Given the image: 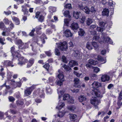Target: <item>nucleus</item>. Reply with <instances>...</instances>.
Instances as JSON below:
<instances>
[{
	"label": "nucleus",
	"instance_id": "27",
	"mask_svg": "<svg viewBox=\"0 0 122 122\" xmlns=\"http://www.w3.org/2000/svg\"><path fill=\"white\" fill-rule=\"evenodd\" d=\"M93 88H95L99 87L100 86V84L97 81L94 82L92 84Z\"/></svg>",
	"mask_w": 122,
	"mask_h": 122
},
{
	"label": "nucleus",
	"instance_id": "52",
	"mask_svg": "<svg viewBox=\"0 0 122 122\" xmlns=\"http://www.w3.org/2000/svg\"><path fill=\"white\" fill-rule=\"evenodd\" d=\"M4 115H5V114L3 112H0V119H5V117Z\"/></svg>",
	"mask_w": 122,
	"mask_h": 122
},
{
	"label": "nucleus",
	"instance_id": "19",
	"mask_svg": "<svg viewBox=\"0 0 122 122\" xmlns=\"http://www.w3.org/2000/svg\"><path fill=\"white\" fill-rule=\"evenodd\" d=\"M72 56L75 57L77 59H79L80 58V55L79 52L78 50H76L74 51V52L72 54Z\"/></svg>",
	"mask_w": 122,
	"mask_h": 122
},
{
	"label": "nucleus",
	"instance_id": "34",
	"mask_svg": "<svg viewBox=\"0 0 122 122\" xmlns=\"http://www.w3.org/2000/svg\"><path fill=\"white\" fill-rule=\"evenodd\" d=\"M122 99V91H121L118 97V100L117 101V104L118 105H119L120 103L121 102V101Z\"/></svg>",
	"mask_w": 122,
	"mask_h": 122
},
{
	"label": "nucleus",
	"instance_id": "53",
	"mask_svg": "<svg viewBox=\"0 0 122 122\" xmlns=\"http://www.w3.org/2000/svg\"><path fill=\"white\" fill-rule=\"evenodd\" d=\"M93 68L94 70V72L97 73L100 71L99 68L97 67H93Z\"/></svg>",
	"mask_w": 122,
	"mask_h": 122
},
{
	"label": "nucleus",
	"instance_id": "32",
	"mask_svg": "<svg viewBox=\"0 0 122 122\" xmlns=\"http://www.w3.org/2000/svg\"><path fill=\"white\" fill-rule=\"evenodd\" d=\"M88 63L90 64L93 65H96L97 64L98 62L97 61L93 60L92 59H90L88 60Z\"/></svg>",
	"mask_w": 122,
	"mask_h": 122
},
{
	"label": "nucleus",
	"instance_id": "28",
	"mask_svg": "<svg viewBox=\"0 0 122 122\" xmlns=\"http://www.w3.org/2000/svg\"><path fill=\"white\" fill-rule=\"evenodd\" d=\"M43 67L46 69L47 71L48 72H50L52 71V69L51 67H49L50 66L49 64L47 63L43 66Z\"/></svg>",
	"mask_w": 122,
	"mask_h": 122
},
{
	"label": "nucleus",
	"instance_id": "47",
	"mask_svg": "<svg viewBox=\"0 0 122 122\" xmlns=\"http://www.w3.org/2000/svg\"><path fill=\"white\" fill-rule=\"evenodd\" d=\"M93 20L91 19L88 18L86 20V24L88 25H89L93 22Z\"/></svg>",
	"mask_w": 122,
	"mask_h": 122
},
{
	"label": "nucleus",
	"instance_id": "45",
	"mask_svg": "<svg viewBox=\"0 0 122 122\" xmlns=\"http://www.w3.org/2000/svg\"><path fill=\"white\" fill-rule=\"evenodd\" d=\"M23 42H22V41L21 40L18 39L17 40L15 43L16 44H17L20 46V45H21Z\"/></svg>",
	"mask_w": 122,
	"mask_h": 122
},
{
	"label": "nucleus",
	"instance_id": "63",
	"mask_svg": "<svg viewBox=\"0 0 122 122\" xmlns=\"http://www.w3.org/2000/svg\"><path fill=\"white\" fill-rule=\"evenodd\" d=\"M64 92L63 91H60V92H58V93L59 94L58 98L60 99L61 97V95L64 93Z\"/></svg>",
	"mask_w": 122,
	"mask_h": 122
},
{
	"label": "nucleus",
	"instance_id": "59",
	"mask_svg": "<svg viewBox=\"0 0 122 122\" xmlns=\"http://www.w3.org/2000/svg\"><path fill=\"white\" fill-rule=\"evenodd\" d=\"M65 7L66 9H71V5L70 4H66L65 5Z\"/></svg>",
	"mask_w": 122,
	"mask_h": 122
},
{
	"label": "nucleus",
	"instance_id": "26",
	"mask_svg": "<svg viewBox=\"0 0 122 122\" xmlns=\"http://www.w3.org/2000/svg\"><path fill=\"white\" fill-rule=\"evenodd\" d=\"M69 65L71 67H73L74 66L77 65L78 63L77 62L75 61L71 60L69 62Z\"/></svg>",
	"mask_w": 122,
	"mask_h": 122
},
{
	"label": "nucleus",
	"instance_id": "46",
	"mask_svg": "<svg viewBox=\"0 0 122 122\" xmlns=\"http://www.w3.org/2000/svg\"><path fill=\"white\" fill-rule=\"evenodd\" d=\"M83 11L86 14H89L90 11L89 9L86 6L84 7L83 9Z\"/></svg>",
	"mask_w": 122,
	"mask_h": 122
},
{
	"label": "nucleus",
	"instance_id": "23",
	"mask_svg": "<svg viewBox=\"0 0 122 122\" xmlns=\"http://www.w3.org/2000/svg\"><path fill=\"white\" fill-rule=\"evenodd\" d=\"M109 10L107 8L104 9L102 12V15L103 16H106L107 17L109 15Z\"/></svg>",
	"mask_w": 122,
	"mask_h": 122
},
{
	"label": "nucleus",
	"instance_id": "24",
	"mask_svg": "<svg viewBox=\"0 0 122 122\" xmlns=\"http://www.w3.org/2000/svg\"><path fill=\"white\" fill-rule=\"evenodd\" d=\"M9 26L7 28H6V30H7L9 31H10L14 28V26L13 23L12 21L9 23Z\"/></svg>",
	"mask_w": 122,
	"mask_h": 122
},
{
	"label": "nucleus",
	"instance_id": "4",
	"mask_svg": "<svg viewBox=\"0 0 122 122\" xmlns=\"http://www.w3.org/2000/svg\"><path fill=\"white\" fill-rule=\"evenodd\" d=\"M36 85H33L30 87L27 88L25 90L24 94L25 96H28L30 95L32 90L35 88Z\"/></svg>",
	"mask_w": 122,
	"mask_h": 122
},
{
	"label": "nucleus",
	"instance_id": "56",
	"mask_svg": "<svg viewBox=\"0 0 122 122\" xmlns=\"http://www.w3.org/2000/svg\"><path fill=\"white\" fill-rule=\"evenodd\" d=\"M92 44L93 46L96 49L98 47V45L97 44V43L96 42H94L93 41L92 43Z\"/></svg>",
	"mask_w": 122,
	"mask_h": 122
},
{
	"label": "nucleus",
	"instance_id": "25",
	"mask_svg": "<svg viewBox=\"0 0 122 122\" xmlns=\"http://www.w3.org/2000/svg\"><path fill=\"white\" fill-rule=\"evenodd\" d=\"M65 35L67 37L71 36L72 35V33L70 30H66L64 32Z\"/></svg>",
	"mask_w": 122,
	"mask_h": 122
},
{
	"label": "nucleus",
	"instance_id": "6",
	"mask_svg": "<svg viewBox=\"0 0 122 122\" xmlns=\"http://www.w3.org/2000/svg\"><path fill=\"white\" fill-rule=\"evenodd\" d=\"M103 36V38L105 42L108 44H112V40L108 37L106 36V34L105 33H102V34Z\"/></svg>",
	"mask_w": 122,
	"mask_h": 122
},
{
	"label": "nucleus",
	"instance_id": "42",
	"mask_svg": "<svg viewBox=\"0 0 122 122\" xmlns=\"http://www.w3.org/2000/svg\"><path fill=\"white\" fill-rule=\"evenodd\" d=\"M64 15L65 16L69 18H70L71 17L69 15V11L66 10L63 13Z\"/></svg>",
	"mask_w": 122,
	"mask_h": 122
},
{
	"label": "nucleus",
	"instance_id": "8",
	"mask_svg": "<svg viewBox=\"0 0 122 122\" xmlns=\"http://www.w3.org/2000/svg\"><path fill=\"white\" fill-rule=\"evenodd\" d=\"M57 46L61 50H64L67 47L66 42V41L60 42L59 43V45Z\"/></svg>",
	"mask_w": 122,
	"mask_h": 122
},
{
	"label": "nucleus",
	"instance_id": "15",
	"mask_svg": "<svg viewBox=\"0 0 122 122\" xmlns=\"http://www.w3.org/2000/svg\"><path fill=\"white\" fill-rule=\"evenodd\" d=\"M91 33L92 35L95 36L93 38V41H98L100 37L98 35H97L96 31H91Z\"/></svg>",
	"mask_w": 122,
	"mask_h": 122
},
{
	"label": "nucleus",
	"instance_id": "30",
	"mask_svg": "<svg viewBox=\"0 0 122 122\" xmlns=\"http://www.w3.org/2000/svg\"><path fill=\"white\" fill-rule=\"evenodd\" d=\"M49 11L50 13H53L55 12L56 11V8L55 7L50 6L49 7Z\"/></svg>",
	"mask_w": 122,
	"mask_h": 122
},
{
	"label": "nucleus",
	"instance_id": "55",
	"mask_svg": "<svg viewBox=\"0 0 122 122\" xmlns=\"http://www.w3.org/2000/svg\"><path fill=\"white\" fill-rule=\"evenodd\" d=\"M38 20L39 21L42 22L44 20V17L43 15H41L39 17Z\"/></svg>",
	"mask_w": 122,
	"mask_h": 122
},
{
	"label": "nucleus",
	"instance_id": "44",
	"mask_svg": "<svg viewBox=\"0 0 122 122\" xmlns=\"http://www.w3.org/2000/svg\"><path fill=\"white\" fill-rule=\"evenodd\" d=\"M86 48L89 50H91L92 49L91 43L89 42H88L86 43Z\"/></svg>",
	"mask_w": 122,
	"mask_h": 122
},
{
	"label": "nucleus",
	"instance_id": "57",
	"mask_svg": "<svg viewBox=\"0 0 122 122\" xmlns=\"http://www.w3.org/2000/svg\"><path fill=\"white\" fill-rule=\"evenodd\" d=\"M65 71H68L71 70V68L68 66L65 65L63 66Z\"/></svg>",
	"mask_w": 122,
	"mask_h": 122
},
{
	"label": "nucleus",
	"instance_id": "22",
	"mask_svg": "<svg viewBox=\"0 0 122 122\" xmlns=\"http://www.w3.org/2000/svg\"><path fill=\"white\" fill-rule=\"evenodd\" d=\"M21 7L22 8V11L24 12V14L26 15L29 16L30 14H29L28 9L24 5L22 6Z\"/></svg>",
	"mask_w": 122,
	"mask_h": 122
},
{
	"label": "nucleus",
	"instance_id": "35",
	"mask_svg": "<svg viewBox=\"0 0 122 122\" xmlns=\"http://www.w3.org/2000/svg\"><path fill=\"white\" fill-rule=\"evenodd\" d=\"M70 118L71 120L74 121L77 118V116L76 115L71 114L70 115Z\"/></svg>",
	"mask_w": 122,
	"mask_h": 122
},
{
	"label": "nucleus",
	"instance_id": "64",
	"mask_svg": "<svg viewBox=\"0 0 122 122\" xmlns=\"http://www.w3.org/2000/svg\"><path fill=\"white\" fill-rule=\"evenodd\" d=\"M55 53L56 55L59 56L60 55V52L59 50L57 49L56 48L55 49Z\"/></svg>",
	"mask_w": 122,
	"mask_h": 122
},
{
	"label": "nucleus",
	"instance_id": "17",
	"mask_svg": "<svg viewBox=\"0 0 122 122\" xmlns=\"http://www.w3.org/2000/svg\"><path fill=\"white\" fill-rule=\"evenodd\" d=\"M12 81H5V83L2 85L0 86V90H1L4 87H5L7 89L10 88V86L9 85V82L11 83Z\"/></svg>",
	"mask_w": 122,
	"mask_h": 122
},
{
	"label": "nucleus",
	"instance_id": "29",
	"mask_svg": "<svg viewBox=\"0 0 122 122\" xmlns=\"http://www.w3.org/2000/svg\"><path fill=\"white\" fill-rule=\"evenodd\" d=\"M97 59L102 62V63H104L106 62V58H103L100 56H98L97 57Z\"/></svg>",
	"mask_w": 122,
	"mask_h": 122
},
{
	"label": "nucleus",
	"instance_id": "33",
	"mask_svg": "<svg viewBox=\"0 0 122 122\" xmlns=\"http://www.w3.org/2000/svg\"><path fill=\"white\" fill-rule=\"evenodd\" d=\"M78 99L80 102H82L86 101V98L85 96L81 95L79 97Z\"/></svg>",
	"mask_w": 122,
	"mask_h": 122
},
{
	"label": "nucleus",
	"instance_id": "7",
	"mask_svg": "<svg viewBox=\"0 0 122 122\" xmlns=\"http://www.w3.org/2000/svg\"><path fill=\"white\" fill-rule=\"evenodd\" d=\"M15 46H13L11 48V52L13 58H15V57H19L20 56V54L19 53V52H18V51H15Z\"/></svg>",
	"mask_w": 122,
	"mask_h": 122
},
{
	"label": "nucleus",
	"instance_id": "12",
	"mask_svg": "<svg viewBox=\"0 0 122 122\" xmlns=\"http://www.w3.org/2000/svg\"><path fill=\"white\" fill-rule=\"evenodd\" d=\"M102 76L101 77V80L102 81L105 82L109 81L110 80V77L109 75L107 74L101 75Z\"/></svg>",
	"mask_w": 122,
	"mask_h": 122
},
{
	"label": "nucleus",
	"instance_id": "2",
	"mask_svg": "<svg viewBox=\"0 0 122 122\" xmlns=\"http://www.w3.org/2000/svg\"><path fill=\"white\" fill-rule=\"evenodd\" d=\"M13 74L12 72L8 71L7 75V80L5 81L9 82L10 81H11L12 82L11 83L9 82V85H11H11H14L15 83V81L13 79L11 80Z\"/></svg>",
	"mask_w": 122,
	"mask_h": 122
},
{
	"label": "nucleus",
	"instance_id": "50",
	"mask_svg": "<svg viewBox=\"0 0 122 122\" xmlns=\"http://www.w3.org/2000/svg\"><path fill=\"white\" fill-rule=\"evenodd\" d=\"M38 95L41 97L44 98V93L43 91L42 90L40 91L39 93H38Z\"/></svg>",
	"mask_w": 122,
	"mask_h": 122
},
{
	"label": "nucleus",
	"instance_id": "61",
	"mask_svg": "<svg viewBox=\"0 0 122 122\" xmlns=\"http://www.w3.org/2000/svg\"><path fill=\"white\" fill-rule=\"evenodd\" d=\"M105 24L106 23L103 22H100L99 23L100 26L102 28H103Z\"/></svg>",
	"mask_w": 122,
	"mask_h": 122
},
{
	"label": "nucleus",
	"instance_id": "18",
	"mask_svg": "<svg viewBox=\"0 0 122 122\" xmlns=\"http://www.w3.org/2000/svg\"><path fill=\"white\" fill-rule=\"evenodd\" d=\"M65 105L64 103L62 102V101H60L59 100L58 104L56 106V108L59 110H60L63 108Z\"/></svg>",
	"mask_w": 122,
	"mask_h": 122
},
{
	"label": "nucleus",
	"instance_id": "37",
	"mask_svg": "<svg viewBox=\"0 0 122 122\" xmlns=\"http://www.w3.org/2000/svg\"><path fill=\"white\" fill-rule=\"evenodd\" d=\"M79 35L81 36H82L84 35L85 33V31L83 29L80 28L78 32Z\"/></svg>",
	"mask_w": 122,
	"mask_h": 122
},
{
	"label": "nucleus",
	"instance_id": "13",
	"mask_svg": "<svg viewBox=\"0 0 122 122\" xmlns=\"http://www.w3.org/2000/svg\"><path fill=\"white\" fill-rule=\"evenodd\" d=\"M55 80V79L54 77L51 76L49 78L48 80L47 81V82L48 83L50 84L51 86H53L54 85Z\"/></svg>",
	"mask_w": 122,
	"mask_h": 122
},
{
	"label": "nucleus",
	"instance_id": "38",
	"mask_svg": "<svg viewBox=\"0 0 122 122\" xmlns=\"http://www.w3.org/2000/svg\"><path fill=\"white\" fill-rule=\"evenodd\" d=\"M40 38L41 39V40L43 44H44L45 43L44 40L45 39H46L47 38L45 34H42L40 36Z\"/></svg>",
	"mask_w": 122,
	"mask_h": 122
},
{
	"label": "nucleus",
	"instance_id": "54",
	"mask_svg": "<svg viewBox=\"0 0 122 122\" xmlns=\"http://www.w3.org/2000/svg\"><path fill=\"white\" fill-rule=\"evenodd\" d=\"M46 92L47 93L49 94L51 93L52 91L49 86H48V87H46Z\"/></svg>",
	"mask_w": 122,
	"mask_h": 122
},
{
	"label": "nucleus",
	"instance_id": "16",
	"mask_svg": "<svg viewBox=\"0 0 122 122\" xmlns=\"http://www.w3.org/2000/svg\"><path fill=\"white\" fill-rule=\"evenodd\" d=\"M22 82H21L20 81L18 82H15V83L14 85H11H11H9L10 86V88H11L12 89H14L16 87H20L21 86Z\"/></svg>",
	"mask_w": 122,
	"mask_h": 122
},
{
	"label": "nucleus",
	"instance_id": "11",
	"mask_svg": "<svg viewBox=\"0 0 122 122\" xmlns=\"http://www.w3.org/2000/svg\"><path fill=\"white\" fill-rule=\"evenodd\" d=\"M13 63V62L12 61L8 60L4 61L3 62H2V64L5 67L11 66L12 67H13L14 65L12 64Z\"/></svg>",
	"mask_w": 122,
	"mask_h": 122
},
{
	"label": "nucleus",
	"instance_id": "62",
	"mask_svg": "<svg viewBox=\"0 0 122 122\" xmlns=\"http://www.w3.org/2000/svg\"><path fill=\"white\" fill-rule=\"evenodd\" d=\"M90 11L92 13L94 14L96 12V10L92 6L91 7L90 9Z\"/></svg>",
	"mask_w": 122,
	"mask_h": 122
},
{
	"label": "nucleus",
	"instance_id": "36",
	"mask_svg": "<svg viewBox=\"0 0 122 122\" xmlns=\"http://www.w3.org/2000/svg\"><path fill=\"white\" fill-rule=\"evenodd\" d=\"M81 14V13L80 12H74L73 15V16L76 19H77L79 18V15Z\"/></svg>",
	"mask_w": 122,
	"mask_h": 122
},
{
	"label": "nucleus",
	"instance_id": "48",
	"mask_svg": "<svg viewBox=\"0 0 122 122\" xmlns=\"http://www.w3.org/2000/svg\"><path fill=\"white\" fill-rule=\"evenodd\" d=\"M70 97V96L68 94H65L63 96V99L64 100H66L69 99Z\"/></svg>",
	"mask_w": 122,
	"mask_h": 122
},
{
	"label": "nucleus",
	"instance_id": "49",
	"mask_svg": "<svg viewBox=\"0 0 122 122\" xmlns=\"http://www.w3.org/2000/svg\"><path fill=\"white\" fill-rule=\"evenodd\" d=\"M3 21L6 25H9L10 22L11 21L9 20L7 18H5L3 20Z\"/></svg>",
	"mask_w": 122,
	"mask_h": 122
},
{
	"label": "nucleus",
	"instance_id": "21",
	"mask_svg": "<svg viewBox=\"0 0 122 122\" xmlns=\"http://www.w3.org/2000/svg\"><path fill=\"white\" fill-rule=\"evenodd\" d=\"M58 72L59 74L57 75V77L60 80H63L64 81V76L63 74V72L59 70H58Z\"/></svg>",
	"mask_w": 122,
	"mask_h": 122
},
{
	"label": "nucleus",
	"instance_id": "58",
	"mask_svg": "<svg viewBox=\"0 0 122 122\" xmlns=\"http://www.w3.org/2000/svg\"><path fill=\"white\" fill-rule=\"evenodd\" d=\"M65 114V113L64 111L60 112L58 113V115L60 117H62Z\"/></svg>",
	"mask_w": 122,
	"mask_h": 122
},
{
	"label": "nucleus",
	"instance_id": "20",
	"mask_svg": "<svg viewBox=\"0 0 122 122\" xmlns=\"http://www.w3.org/2000/svg\"><path fill=\"white\" fill-rule=\"evenodd\" d=\"M79 26L78 23L75 22L72 23L70 26L71 28L73 30H76L79 28Z\"/></svg>",
	"mask_w": 122,
	"mask_h": 122
},
{
	"label": "nucleus",
	"instance_id": "10",
	"mask_svg": "<svg viewBox=\"0 0 122 122\" xmlns=\"http://www.w3.org/2000/svg\"><path fill=\"white\" fill-rule=\"evenodd\" d=\"M19 58L18 61L19 62L18 63V64L20 65L21 66L23 64H24L25 62H26L27 61V60L26 59H24L23 57H20V56L19 57H15L14 58Z\"/></svg>",
	"mask_w": 122,
	"mask_h": 122
},
{
	"label": "nucleus",
	"instance_id": "31",
	"mask_svg": "<svg viewBox=\"0 0 122 122\" xmlns=\"http://www.w3.org/2000/svg\"><path fill=\"white\" fill-rule=\"evenodd\" d=\"M12 19L13 20L15 23L16 25H19L20 24V21L18 18L13 16L12 17Z\"/></svg>",
	"mask_w": 122,
	"mask_h": 122
},
{
	"label": "nucleus",
	"instance_id": "60",
	"mask_svg": "<svg viewBox=\"0 0 122 122\" xmlns=\"http://www.w3.org/2000/svg\"><path fill=\"white\" fill-rule=\"evenodd\" d=\"M70 21V20L69 19H65L64 20L65 24L66 25V26H68L69 22Z\"/></svg>",
	"mask_w": 122,
	"mask_h": 122
},
{
	"label": "nucleus",
	"instance_id": "43",
	"mask_svg": "<svg viewBox=\"0 0 122 122\" xmlns=\"http://www.w3.org/2000/svg\"><path fill=\"white\" fill-rule=\"evenodd\" d=\"M67 108L72 112L74 111L76 109L75 107L74 106H70L67 107Z\"/></svg>",
	"mask_w": 122,
	"mask_h": 122
},
{
	"label": "nucleus",
	"instance_id": "5",
	"mask_svg": "<svg viewBox=\"0 0 122 122\" xmlns=\"http://www.w3.org/2000/svg\"><path fill=\"white\" fill-rule=\"evenodd\" d=\"M91 93L93 95H95L97 97L101 98L102 97L101 93L97 89H93L91 92Z\"/></svg>",
	"mask_w": 122,
	"mask_h": 122
},
{
	"label": "nucleus",
	"instance_id": "41",
	"mask_svg": "<svg viewBox=\"0 0 122 122\" xmlns=\"http://www.w3.org/2000/svg\"><path fill=\"white\" fill-rule=\"evenodd\" d=\"M0 29L2 30L6 29L5 25L2 21L0 22Z\"/></svg>",
	"mask_w": 122,
	"mask_h": 122
},
{
	"label": "nucleus",
	"instance_id": "39",
	"mask_svg": "<svg viewBox=\"0 0 122 122\" xmlns=\"http://www.w3.org/2000/svg\"><path fill=\"white\" fill-rule=\"evenodd\" d=\"M73 73L77 77H80L81 78H82L83 77V75L82 73H80L75 71H74Z\"/></svg>",
	"mask_w": 122,
	"mask_h": 122
},
{
	"label": "nucleus",
	"instance_id": "51",
	"mask_svg": "<svg viewBox=\"0 0 122 122\" xmlns=\"http://www.w3.org/2000/svg\"><path fill=\"white\" fill-rule=\"evenodd\" d=\"M5 40V38H2L1 37H0V43L2 45H4L5 44V43L4 42V41Z\"/></svg>",
	"mask_w": 122,
	"mask_h": 122
},
{
	"label": "nucleus",
	"instance_id": "3",
	"mask_svg": "<svg viewBox=\"0 0 122 122\" xmlns=\"http://www.w3.org/2000/svg\"><path fill=\"white\" fill-rule=\"evenodd\" d=\"M90 102L91 104L95 106L96 108H98V107L97 105L101 102L100 100L97 99V98L95 97H93L90 100Z\"/></svg>",
	"mask_w": 122,
	"mask_h": 122
},
{
	"label": "nucleus",
	"instance_id": "14",
	"mask_svg": "<svg viewBox=\"0 0 122 122\" xmlns=\"http://www.w3.org/2000/svg\"><path fill=\"white\" fill-rule=\"evenodd\" d=\"M108 4L110 6L111 9V15H112L114 13V8L113 7L114 6V4L113 3V2L112 0H109L108 2Z\"/></svg>",
	"mask_w": 122,
	"mask_h": 122
},
{
	"label": "nucleus",
	"instance_id": "1",
	"mask_svg": "<svg viewBox=\"0 0 122 122\" xmlns=\"http://www.w3.org/2000/svg\"><path fill=\"white\" fill-rule=\"evenodd\" d=\"M41 41H38L37 42H34L31 45L30 44V42H29L25 43H23L21 45L19 46L18 48L19 49H26L28 47L29 45L30 44V46H32V49L33 51H35L36 48L38 46L41 47H42L43 45L41 44Z\"/></svg>",
	"mask_w": 122,
	"mask_h": 122
},
{
	"label": "nucleus",
	"instance_id": "9",
	"mask_svg": "<svg viewBox=\"0 0 122 122\" xmlns=\"http://www.w3.org/2000/svg\"><path fill=\"white\" fill-rule=\"evenodd\" d=\"M74 86L76 87L80 88L81 87V83L78 78H76L74 79Z\"/></svg>",
	"mask_w": 122,
	"mask_h": 122
},
{
	"label": "nucleus",
	"instance_id": "40",
	"mask_svg": "<svg viewBox=\"0 0 122 122\" xmlns=\"http://www.w3.org/2000/svg\"><path fill=\"white\" fill-rule=\"evenodd\" d=\"M64 81L63 80H57L56 81V84L58 86H61L63 84V82Z\"/></svg>",
	"mask_w": 122,
	"mask_h": 122
}]
</instances>
